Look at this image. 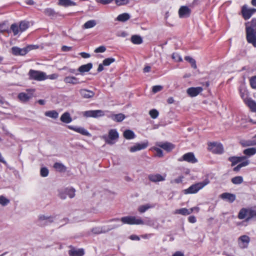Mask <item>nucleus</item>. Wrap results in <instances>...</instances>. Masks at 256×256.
<instances>
[{
    "label": "nucleus",
    "instance_id": "1",
    "mask_svg": "<svg viewBox=\"0 0 256 256\" xmlns=\"http://www.w3.org/2000/svg\"><path fill=\"white\" fill-rule=\"evenodd\" d=\"M246 34L248 42L256 47V18L252 20L250 26L246 24Z\"/></svg>",
    "mask_w": 256,
    "mask_h": 256
},
{
    "label": "nucleus",
    "instance_id": "2",
    "mask_svg": "<svg viewBox=\"0 0 256 256\" xmlns=\"http://www.w3.org/2000/svg\"><path fill=\"white\" fill-rule=\"evenodd\" d=\"M112 221L120 222L122 221V224H144V222L140 218H136L135 216H126L121 218L120 220L119 218H114Z\"/></svg>",
    "mask_w": 256,
    "mask_h": 256
},
{
    "label": "nucleus",
    "instance_id": "3",
    "mask_svg": "<svg viewBox=\"0 0 256 256\" xmlns=\"http://www.w3.org/2000/svg\"><path fill=\"white\" fill-rule=\"evenodd\" d=\"M34 46L30 45L24 48L13 46L12 48V52L14 56H24L30 50L34 48Z\"/></svg>",
    "mask_w": 256,
    "mask_h": 256
},
{
    "label": "nucleus",
    "instance_id": "4",
    "mask_svg": "<svg viewBox=\"0 0 256 256\" xmlns=\"http://www.w3.org/2000/svg\"><path fill=\"white\" fill-rule=\"evenodd\" d=\"M30 78L38 81L46 80V73L38 70H30L28 72Z\"/></svg>",
    "mask_w": 256,
    "mask_h": 256
},
{
    "label": "nucleus",
    "instance_id": "5",
    "mask_svg": "<svg viewBox=\"0 0 256 256\" xmlns=\"http://www.w3.org/2000/svg\"><path fill=\"white\" fill-rule=\"evenodd\" d=\"M118 138V134L116 130H110L108 132V136H103V138L108 144H112L114 143V140Z\"/></svg>",
    "mask_w": 256,
    "mask_h": 256
},
{
    "label": "nucleus",
    "instance_id": "6",
    "mask_svg": "<svg viewBox=\"0 0 256 256\" xmlns=\"http://www.w3.org/2000/svg\"><path fill=\"white\" fill-rule=\"evenodd\" d=\"M83 116L86 118L92 117L97 118L104 116V111L100 110H90L83 112Z\"/></svg>",
    "mask_w": 256,
    "mask_h": 256
},
{
    "label": "nucleus",
    "instance_id": "7",
    "mask_svg": "<svg viewBox=\"0 0 256 256\" xmlns=\"http://www.w3.org/2000/svg\"><path fill=\"white\" fill-rule=\"evenodd\" d=\"M34 92L32 89L27 90L26 92L20 93L18 98L22 102H26L33 97Z\"/></svg>",
    "mask_w": 256,
    "mask_h": 256
},
{
    "label": "nucleus",
    "instance_id": "8",
    "mask_svg": "<svg viewBox=\"0 0 256 256\" xmlns=\"http://www.w3.org/2000/svg\"><path fill=\"white\" fill-rule=\"evenodd\" d=\"M208 149L214 154H222L223 146L222 144L216 142H210L208 144Z\"/></svg>",
    "mask_w": 256,
    "mask_h": 256
},
{
    "label": "nucleus",
    "instance_id": "9",
    "mask_svg": "<svg viewBox=\"0 0 256 256\" xmlns=\"http://www.w3.org/2000/svg\"><path fill=\"white\" fill-rule=\"evenodd\" d=\"M250 242V238L246 235H242L238 239V246L240 248H247Z\"/></svg>",
    "mask_w": 256,
    "mask_h": 256
},
{
    "label": "nucleus",
    "instance_id": "10",
    "mask_svg": "<svg viewBox=\"0 0 256 256\" xmlns=\"http://www.w3.org/2000/svg\"><path fill=\"white\" fill-rule=\"evenodd\" d=\"M242 12L244 18L245 20H248L256 12V9L254 8H248L246 6H244L242 8Z\"/></svg>",
    "mask_w": 256,
    "mask_h": 256
},
{
    "label": "nucleus",
    "instance_id": "11",
    "mask_svg": "<svg viewBox=\"0 0 256 256\" xmlns=\"http://www.w3.org/2000/svg\"><path fill=\"white\" fill-rule=\"evenodd\" d=\"M120 225H118L116 226H112L110 228H106L105 226L104 227H96L92 229V232L94 234H100L102 233H106L111 230L114 228H118L120 226Z\"/></svg>",
    "mask_w": 256,
    "mask_h": 256
},
{
    "label": "nucleus",
    "instance_id": "12",
    "mask_svg": "<svg viewBox=\"0 0 256 256\" xmlns=\"http://www.w3.org/2000/svg\"><path fill=\"white\" fill-rule=\"evenodd\" d=\"M191 10L186 6H182L178 10V15L180 18H186L190 16Z\"/></svg>",
    "mask_w": 256,
    "mask_h": 256
},
{
    "label": "nucleus",
    "instance_id": "13",
    "mask_svg": "<svg viewBox=\"0 0 256 256\" xmlns=\"http://www.w3.org/2000/svg\"><path fill=\"white\" fill-rule=\"evenodd\" d=\"M209 183V180L208 178H206L202 182L193 184V194L198 192L200 190L202 189Z\"/></svg>",
    "mask_w": 256,
    "mask_h": 256
},
{
    "label": "nucleus",
    "instance_id": "14",
    "mask_svg": "<svg viewBox=\"0 0 256 256\" xmlns=\"http://www.w3.org/2000/svg\"><path fill=\"white\" fill-rule=\"evenodd\" d=\"M148 146V143L147 142L141 144L137 143L134 146H131L130 148V150L132 152H136L138 150L145 149L147 148Z\"/></svg>",
    "mask_w": 256,
    "mask_h": 256
},
{
    "label": "nucleus",
    "instance_id": "15",
    "mask_svg": "<svg viewBox=\"0 0 256 256\" xmlns=\"http://www.w3.org/2000/svg\"><path fill=\"white\" fill-rule=\"evenodd\" d=\"M68 128L84 136H90V135L87 130L82 127H75L72 126H68Z\"/></svg>",
    "mask_w": 256,
    "mask_h": 256
},
{
    "label": "nucleus",
    "instance_id": "16",
    "mask_svg": "<svg viewBox=\"0 0 256 256\" xmlns=\"http://www.w3.org/2000/svg\"><path fill=\"white\" fill-rule=\"evenodd\" d=\"M80 93L82 97L84 98H92L94 96V92L86 89L80 90Z\"/></svg>",
    "mask_w": 256,
    "mask_h": 256
},
{
    "label": "nucleus",
    "instance_id": "17",
    "mask_svg": "<svg viewBox=\"0 0 256 256\" xmlns=\"http://www.w3.org/2000/svg\"><path fill=\"white\" fill-rule=\"evenodd\" d=\"M84 254V250L82 248L76 249L72 248L68 251V254L70 256H82Z\"/></svg>",
    "mask_w": 256,
    "mask_h": 256
},
{
    "label": "nucleus",
    "instance_id": "18",
    "mask_svg": "<svg viewBox=\"0 0 256 256\" xmlns=\"http://www.w3.org/2000/svg\"><path fill=\"white\" fill-rule=\"evenodd\" d=\"M148 179L152 182H162L165 180V176H163L160 174H153L148 176Z\"/></svg>",
    "mask_w": 256,
    "mask_h": 256
},
{
    "label": "nucleus",
    "instance_id": "19",
    "mask_svg": "<svg viewBox=\"0 0 256 256\" xmlns=\"http://www.w3.org/2000/svg\"><path fill=\"white\" fill-rule=\"evenodd\" d=\"M64 80V82L66 84H77L82 82H80L77 78L74 76H66Z\"/></svg>",
    "mask_w": 256,
    "mask_h": 256
},
{
    "label": "nucleus",
    "instance_id": "20",
    "mask_svg": "<svg viewBox=\"0 0 256 256\" xmlns=\"http://www.w3.org/2000/svg\"><path fill=\"white\" fill-rule=\"evenodd\" d=\"M220 197L224 200H227L230 202H232L236 200V196L234 194L228 192L222 194Z\"/></svg>",
    "mask_w": 256,
    "mask_h": 256
},
{
    "label": "nucleus",
    "instance_id": "21",
    "mask_svg": "<svg viewBox=\"0 0 256 256\" xmlns=\"http://www.w3.org/2000/svg\"><path fill=\"white\" fill-rule=\"evenodd\" d=\"M246 158V156H232L228 158V160L232 162V166H234L238 162H242Z\"/></svg>",
    "mask_w": 256,
    "mask_h": 256
},
{
    "label": "nucleus",
    "instance_id": "22",
    "mask_svg": "<svg viewBox=\"0 0 256 256\" xmlns=\"http://www.w3.org/2000/svg\"><path fill=\"white\" fill-rule=\"evenodd\" d=\"M43 12L44 14L51 18H56L58 16V13L56 12L54 9L51 8H47L44 10Z\"/></svg>",
    "mask_w": 256,
    "mask_h": 256
},
{
    "label": "nucleus",
    "instance_id": "23",
    "mask_svg": "<svg viewBox=\"0 0 256 256\" xmlns=\"http://www.w3.org/2000/svg\"><path fill=\"white\" fill-rule=\"evenodd\" d=\"M60 120L64 123L68 124L72 121V118L69 112H65L60 116Z\"/></svg>",
    "mask_w": 256,
    "mask_h": 256
},
{
    "label": "nucleus",
    "instance_id": "24",
    "mask_svg": "<svg viewBox=\"0 0 256 256\" xmlns=\"http://www.w3.org/2000/svg\"><path fill=\"white\" fill-rule=\"evenodd\" d=\"M92 63H88L86 64L81 66L78 68V71L81 73L88 72L92 68Z\"/></svg>",
    "mask_w": 256,
    "mask_h": 256
},
{
    "label": "nucleus",
    "instance_id": "25",
    "mask_svg": "<svg viewBox=\"0 0 256 256\" xmlns=\"http://www.w3.org/2000/svg\"><path fill=\"white\" fill-rule=\"evenodd\" d=\"M58 5L67 7L69 6H74L76 5V3L70 0H59Z\"/></svg>",
    "mask_w": 256,
    "mask_h": 256
},
{
    "label": "nucleus",
    "instance_id": "26",
    "mask_svg": "<svg viewBox=\"0 0 256 256\" xmlns=\"http://www.w3.org/2000/svg\"><path fill=\"white\" fill-rule=\"evenodd\" d=\"M186 161L187 162H192V152H188L184 154L182 157L178 159V161Z\"/></svg>",
    "mask_w": 256,
    "mask_h": 256
},
{
    "label": "nucleus",
    "instance_id": "27",
    "mask_svg": "<svg viewBox=\"0 0 256 256\" xmlns=\"http://www.w3.org/2000/svg\"><path fill=\"white\" fill-rule=\"evenodd\" d=\"M240 93L241 98H242L244 102L249 99V98H248V91L245 89L244 87L241 86L240 88Z\"/></svg>",
    "mask_w": 256,
    "mask_h": 256
},
{
    "label": "nucleus",
    "instance_id": "28",
    "mask_svg": "<svg viewBox=\"0 0 256 256\" xmlns=\"http://www.w3.org/2000/svg\"><path fill=\"white\" fill-rule=\"evenodd\" d=\"M96 24V20H94L87 21L82 26L85 29L90 28L95 26Z\"/></svg>",
    "mask_w": 256,
    "mask_h": 256
},
{
    "label": "nucleus",
    "instance_id": "29",
    "mask_svg": "<svg viewBox=\"0 0 256 256\" xmlns=\"http://www.w3.org/2000/svg\"><path fill=\"white\" fill-rule=\"evenodd\" d=\"M111 118L114 121L120 122L125 118V116L122 114H112L110 116Z\"/></svg>",
    "mask_w": 256,
    "mask_h": 256
},
{
    "label": "nucleus",
    "instance_id": "30",
    "mask_svg": "<svg viewBox=\"0 0 256 256\" xmlns=\"http://www.w3.org/2000/svg\"><path fill=\"white\" fill-rule=\"evenodd\" d=\"M158 146L160 148H163L164 150L168 152L174 148L173 144L170 142H165L164 144H158Z\"/></svg>",
    "mask_w": 256,
    "mask_h": 256
},
{
    "label": "nucleus",
    "instance_id": "31",
    "mask_svg": "<svg viewBox=\"0 0 256 256\" xmlns=\"http://www.w3.org/2000/svg\"><path fill=\"white\" fill-rule=\"evenodd\" d=\"M243 153L248 156H251L256 154V148H250L245 149L243 151Z\"/></svg>",
    "mask_w": 256,
    "mask_h": 256
},
{
    "label": "nucleus",
    "instance_id": "32",
    "mask_svg": "<svg viewBox=\"0 0 256 256\" xmlns=\"http://www.w3.org/2000/svg\"><path fill=\"white\" fill-rule=\"evenodd\" d=\"M44 115L48 117L56 119L58 118V114L56 111L52 110L46 112Z\"/></svg>",
    "mask_w": 256,
    "mask_h": 256
},
{
    "label": "nucleus",
    "instance_id": "33",
    "mask_svg": "<svg viewBox=\"0 0 256 256\" xmlns=\"http://www.w3.org/2000/svg\"><path fill=\"white\" fill-rule=\"evenodd\" d=\"M124 136L127 140H131L134 138L135 134L132 130H127L124 132Z\"/></svg>",
    "mask_w": 256,
    "mask_h": 256
},
{
    "label": "nucleus",
    "instance_id": "34",
    "mask_svg": "<svg viewBox=\"0 0 256 256\" xmlns=\"http://www.w3.org/2000/svg\"><path fill=\"white\" fill-rule=\"evenodd\" d=\"M54 168L60 172H64L66 169L62 164L60 162H56L54 165Z\"/></svg>",
    "mask_w": 256,
    "mask_h": 256
},
{
    "label": "nucleus",
    "instance_id": "35",
    "mask_svg": "<svg viewBox=\"0 0 256 256\" xmlns=\"http://www.w3.org/2000/svg\"><path fill=\"white\" fill-rule=\"evenodd\" d=\"M130 18V16L128 13H123L118 16L116 20L120 22H124Z\"/></svg>",
    "mask_w": 256,
    "mask_h": 256
},
{
    "label": "nucleus",
    "instance_id": "36",
    "mask_svg": "<svg viewBox=\"0 0 256 256\" xmlns=\"http://www.w3.org/2000/svg\"><path fill=\"white\" fill-rule=\"evenodd\" d=\"M192 212V208L189 210L186 208H182L179 210H177L176 211V213L180 214L182 215L186 216L190 214Z\"/></svg>",
    "mask_w": 256,
    "mask_h": 256
},
{
    "label": "nucleus",
    "instance_id": "37",
    "mask_svg": "<svg viewBox=\"0 0 256 256\" xmlns=\"http://www.w3.org/2000/svg\"><path fill=\"white\" fill-rule=\"evenodd\" d=\"M132 42L136 44H140L142 42L141 36L138 35H134L131 37Z\"/></svg>",
    "mask_w": 256,
    "mask_h": 256
},
{
    "label": "nucleus",
    "instance_id": "38",
    "mask_svg": "<svg viewBox=\"0 0 256 256\" xmlns=\"http://www.w3.org/2000/svg\"><path fill=\"white\" fill-rule=\"evenodd\" d=\"M244 102L252 111H256V103L253 100L249 98Z\"/></svg>",
    "mask_w": 256,
    "mask_h": 256
},
{
    "label": "nucleus",
    "instance_id": "39",
    "mask_svg": "<svg viewBox=\"0 0 256 256\" xmlns=\"http://www.w3.org/2000/svg\"><path fill=\"white\" fill-rule=\"evenodd\" d=\"M39 220L40 221L47 220V223L50 224L54 222V218L52 216H48L45 215H40Z\"/></svg>",
    "mask_w": 256,
    "mask_h": 256
},
{
    "label": "nucleus",
    "instance_id": "40",
    "mask_svg": "<svg viewBox=\"0 0 256 256\" xmlns=\"http://www.w3.org/2000/svg\"><path fill=\"white\" fill-rule=\"evenodd\" d=\"M65 192L66 196H68L70 198H73L75 196V190L74 188H67L65 190Z\"/></svg>",
    "mask_w": 256,
    "mask_h": 256
},
{
    "label": "nucleus",
    "instance_id": "41",
    "mask_svg": "<svg viewBox=\"0 0 256 256\" xmlns=\"http://www.w3.org/2000/svg\"><path fill=\"white\" fill-rule=\"evenodd\" d=\"M250 164V162L248 160H245L238 164L234 168V170L235 172L238 171L242 167L246 166Z\"/></svg>",
    "mask_w": 256,
    "mask_h": 256
},
{
    "label": "nucleus",
    "instance_id": "42",
    "mask_svg": "<svg viewBox=\"0 0 256 256\" xmlns=\"http://www.w3.org/2000/svg\"><path fill=\"white\" fill-rule=\"evenodd\" d=\"M29 26V23L28 22L22 21L20 24V30L22 32L26 30Z\"/></svg>",
    "mask_w": 256,
    "mask_h": 256
},
{
    "label": "nucleus",
    "instance_id": "43",
    "mask_svg": "<svg viewBox=\"0 0 256 256\" xmlns=\"http://www.w3.org/2000/svg\"><path fill=\"white\" fill-rule=\"evenodd\" d=\"M246 208H242L238 214V218L240 220H242L246 218Z\"/></svg>",
    "mask_w": 256,
    "mask_h": 256
},
{
    "label": "nucleus",
    "instance_id": "44",
    "mask_svg": "<svg viewBox=\"0 0 256 256\" xmlns=\"http://www.w3.org/2000/svg\"><path fill=\"white\" fill-rule=\"evenodd\" d=\"M242 182L243 178L242 176H236L232 179V182L236 184H240Z\"/></svg>",
    "mask_w": 256,
    "mask_h": 256
},
{
    "label": "nucleus",
    "instance_id": "45",
    "mask_svg": "<svg viewBox=\"0 0 256 256\" xmlns=\"http://www.w3.org/2000/svg\"><path fill=\"white\" fill-rule=\"evenodd\" d=\"M10 30L13 32L14 35L16 36L19 32L20 27L16 24H14L11 25Z\"/></svg>",
    "mask_w": 256,
    "mask_h": 256
},
{
    "label": "nucleus",
    "instance_id": "46",
    "mask_svg": "<svg viewBox=\"0 0 256 256\" xmlns=\"http://www.w3.org/2000/svg\"><path fill=\"white\" fill-rule=\"evenodd\" d=\"M151 208H152V206L148 204H146V205H142V206H139V208H138V210L140 213H143V212H144L148 209H149Z\"/></svg>",
    "mask_w": 256,
    "mask_h": 256
},
{
    "label": "nucleus",
    "instance_id": "47",
    "mask_svg": "<svg viewBox=\"0 0 256 256\" xmlns=\"http://www.w3.org/2000/svg\"><path fill=\"white\" fill-rule=\"evenodd\" d=\"M114 62H115L114 58H109L104 59L102 62V64L104 66H108Z\"/></svg>",
    "mask_w": 256,
    "mask_h": 256
},
{
    "label": "nucleus",
    "instance_id": "48",
    "mask_svg": "<svg viewBox=\"0 0 256 256\" xmlns=\"http://www.w3.org/2000/svg\"><path fill=\"white\" fill-rule=\"evenodd\" d=\"M241 144L243 146L246 147L254 146L256 143L254 140H248L242 142Z\"/></svg>",
    "mask_w": 256,
    "mask_h": 256
},
{
    "label": "nucleus",
    "instance_id": "49",
    "mask_svg": "<svg viewBox=\"0 0 256 256\" xmlns=\"http://www.w3.org/2000/svg\"><path fill=\"white\" fill-rule=\"evenodd\" d=\"M10 202V200L3 196H0V204L3 206H6Z\"/></svg>",
    "mask_w": 256,
    "mask_h": 256
},
{
    "label": "nucleus",
    "instance_id": "50",
    "mask_svg": "<svg viewBox=\"0 0 256 256\" xmlns=\"http://www.w3.org/2000/svg\"><path fill=\"white\" fill-rule=\"evenodd\" d=\"M149 114L152 118H156L159 114L158 112L156 109H152L149 112Z\"/></svg>",
    "mask_w": 256,
    "mask_h": 256
},
{
    "label": "nucleus",
    "instance_id": "51",
    "mask_svg": "<svg viewBox=\"0 0 256 256\" xmlns=\"http://www.w3.org/2000/svg\"><path fill=\"white\" fill-rule=\"evenodd\" d=\"M203 90V88L201 86L193 88V97L198 96Z\"/></svg>",
    "mask_w": 256,
    "mask_h": 256
},
{
    "label": "nucleus",
    "instance_id": "52",
    "mask_svg": "<svg viewBox=\"0 0 256 256\" xmlns=\"http://www.w3.org/2000/svg\"><path fill=\"white\" fill-rule=\"evenodd\" d=\"M48 173H49L48 170L46 168L44 167V168H41L40 170V174L42 177L47 176L48 174Z\"/></svg>",
    "mask_w": 256,
    "mask_h": 256
},
{
    "label": "nucleus",
    "instance_id": "53",
    "mask_svg": "<svg viewBox=\"0 0 256 256\" xmlns=\"http://www.w3.org/2000/svg\"><path fill=\"white\" fill-rule=\"evenodd\" d=\"M250 218L256 217V208H249Z\"/></svg>",
    "mask_w": 256,
    "mask_h": 256
},
{
    "label": "nucleus",
    "instance_id": "54",
    "mask_svg": "<svg viewBox=\"0 0 256 256\" xmlns=\"http://www.w3.org/2000/svg\"><path fill=\"white\" fill-rule=\"evenodd\" d=\"M0 31L1 32H10L8 30V27L6 26V24L4 23L0 24Z\"/></svg>",
    "mask_w": 256,
    "mask_h": 256
},
{
    "label": "nucleus",
    "instance_id": "55",
    "mask_svg": "<svg viewBox=\"0 0 256 256\" xmlns=\"http://www.w3.org/2000/svg\"><path fill=\"white\" fill-rule=\"evenodd\" d=\"M172 58L176 62H180L182 60V58L180 56L178 53H174L172 54Z\"/></svg>",
    "mask_w": 256,
    "mask_h": 256
},
{
    "label": "nucleus",
    "instance_id": "56",
    "mask_svg": "<svg viewBox=\"0 0 256 256\" xmlns=\"http://www.w3.org/2000/svg\"><path fill=\"white\" fill-rule=\"evenodd\" d=\"M250 84L253 88L256 89V76L252 77L250 80Z\"/></svg>",
    "mask_w": 256,
    "mask_h": 256
},
{
    "label": "nucleus",
    "instance_id": "57",
    "mask_svg": "<svg viewBox=\"0 0 256 256\" xmlns=\"http://www.w3.org/2000/svg\"><path fill=\"white\" fill-rule=\"evenodd\" d=\"M163 87L161 86H154L152 87V90L154 93H156L162 90Z\"/></svg>",
    "mask_w": 256,
    "mask_h": 256
},
{
    "label": "nucleus",
    "instance_id": "58",
    "mask_svg": "<svg viewBox=\"0 0 256 256\" xmlns=\"http://www.w3.org/2000/svg\"><path fill=\"white\" fill-rule=\"evenodd\" d=\"M106 50V48L104 46H100L98 48H96L94 52L96 53L104 52Z\"/></svg>",
    "mask_w": 256,
    "mask_h": 256
},
{
    "label": "nucleus",
    "instance_id": "59",
    "mask_svg": "<svg viewBox=\"0 0 256 256\" xmlns=\"http://www.w3.org/2000/svg\"><path fill=\"white\" fill-rule=\"evenodd\" d=\"M128 0H116V3L118 6L124 5L128 4Z\"/></svg>",
    "mask_w": 256,
    "mask_h": 256
},
{
    "label": "nucleus",
    "instance_id": "60",
    "mask_svg": "<svg viewBox=\"0 0 256 256\" xmlns=\"http://www.w3.org/2000/svg\"><path fill=\"white\" fill-rule=\"evenodd\" d=\"M46 79L55 80L58 78V76L56 74H54L50 75L47 76L46 74Z\"/></svg>",
    "mask_w": 256,
    "mask_h": 256
},
{
    "label": "nucleus",
    "instance_id": "61",
    "mask_svg": "<svg viewBox=\"0 0 256 256\" xmlns=\"http://www.w3.org/2000/svg\"><path fill=\"white\" fill-rule=\"evenodd\" d=\"M193 74H194V76H196L197 74H199L198 70H196V61L193 60Z\"/></svg>",
    "mask_w": 256,
    "mask_h": 256
},
{
    "label": "nucleus",
    "instance_id": "62",
    "mask_svg": "<svg viewBox=\"0 0 256 256\" xmlns=\"http://www.w3.org/2000/svg\"><path fill=\"white\" fill-rule=\"evenodd\" d=\"M154 150L156 152V155L159 156V157H161L163 156V154H162V151L161 149H160V148H154Z\"/></svg>",
    "mask_w": 256,
    "mask_h": 256
},
{
    "label": "nucleus",
    "instance_id": "63",
    "mask_svg": "<svg viewBox=\"0 0 256 256\" xmlns=\"http://www.w3.org/2000/svg\"><path fill=\"white\" fill-rule=\"evenodd\" d=\"M112 1L113 0H96L98 2H100L104 4H108L112 2Z\"/></svg>",
    "mask_w": 256,
    "mask_h": 256
},
{
    "label": "nucleus",
    "instance_id": "64",
    "mask_svg": "<svg viewBox=\"0 0 256 256\" xmlns=\"http://www.w3.org/2000/svg\"><path fill=\"white\" fill-rule=\"evenodd\" d=\"M59 196L62 199H66V194L65 192V190L64 191H61L59 192Z\"/></svg>",
    "mask_w": 256,
    "mask_h": 256
}]
</instances>
